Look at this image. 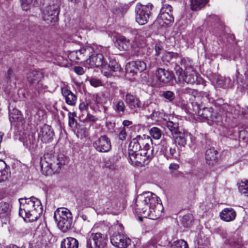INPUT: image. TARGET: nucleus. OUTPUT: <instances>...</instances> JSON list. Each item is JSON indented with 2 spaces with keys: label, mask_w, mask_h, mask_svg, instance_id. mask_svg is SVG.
Returning a JSON list of instances; mask_svg holds the SVG:
<instances>
[{
  "label": "nucleus",
  "mask_w": 248,
  "mask_h": 248,
  "mask_svg": "<svg viewBox=\"0 0 248 248\" xmlns=\"http://www.w3.org/2000/svg\"><path fill=\"white\" fill-rule=\"evenodd\" d=\"M75 72L79 75H82L84 73V69L82 67L75 66L74 68Z\"/></svg>",
  "instance_id": "nucleus-58"
},
{
  "label": "nucleus",
  "mask_w": 248,
  "mask_h": 248,
  "mask_svg": "<svg viewBox=\"0 0 248 248\" xmlns=\"http://www.w3.org/2000/svg\"><path fill=\"white\" fill-rule=\"evenodd\" d=\"M228 243L231 246L239 248L242 246V239L237 234L233 235L228 240Z\"/></svg>",
  "instance_id": "nucleus-40"
},
{
  "label": "nucleus",
  "mask_w": 248,
  "mask_h": 248,
  "mask_svg": "<svg viewBox=\"0 0 248 248\" xmlns=\"http://www.w3.org/2000/svg\"><path fill=\"white\" fill-rule=\"evenodd\" d=\"M236 212L232 208L224 209L220 213V217L222 220L229 222L233 220L236 217Z\"/></svg>",
  "instance_id": "nucleus-25"
},
{
  "label": "nucleus",
  "mask_w": 248,
  "mask_h": 248,
  "mask_svg": "<svg viewBox=\"0 0 248 248\" xmlns=\"http://www.w3.org/2000/svg\"><path fill=\"white\" fill-rule=\"evenodd\" d=\"M125 101L129 108L133 111H136L137 108L141 107V102L139 99L134 95L127 93L125 95Z\"/></svg>",
  "instance_id": "nucleus-18"
},
{
  "label": "nucleus",
  "mask_w": 248,
  "mask_h": 248,
  "mask_svg": "<svg viewBox=\"0 0 248 248\" xmlns=\"http://www.w3.org/2000/svg\"><path fill=\"white\" fill-rule=\"evenodd\" d=\"M67 162V158L64 155L55 154L53 146L46 147L40 160L42 172L46 175H51L59 172Z\"/></svg>",
  "instance_id": "nucleus-3"
},
{
  "label": "nucleus",
  "mask_w": 248,
  "mask_h": 248,
  "mask_svg": "<svg viewBox=\"0 0 248 248\" xmlns=\"http://www.w3.org/2000/svg\"><path fill=\"white\" fill-rule=\"evenodd\" d=\"M68 116V125L71 128H75L77 125V121L75 119L76 117L75 112H69Z\"/></svg>",
  "instance_id": "nucleus-46"
},
{
  "label": "nucleus",
  "mask_w": 248,
  "mask_h": 248,
  "mask_svg": "<svg viewBox=\"0 0 248 248\" xmlns=\"http://www.w3.org/2000/svg\"><path fill=\"white\" fill-rule=\"evenodd\" d=\"M172 7L170 5L165 3L164 2H162V7L160 10V12H162L163 11V13H165L166 14L169 13H172Z\"/></svg>",
  "instance_id": "nucleus-50"
},
{
  "label": "nucleus",
  "mask_w": 248,
  "mask_h": 248,
  "mask_svg": "<svg viewBox=\"0 0 248 248\" xmlns=\"http://www.w3.org/2000/svg\"><path fill=\"white\" fill-rule=\"evenodd\" d=\"M205 157L206 163L210 166H213L217 163L218 152L214 148H209L205 152Z\"/></svg>",
  "instance_id": "nucleus-20"
},
{
  "label": "nucleus",
  "mask_w": 248,
  "mask_h": 248,
  "mask_svg": "<svg viewBox=\"0 0 248 248\" xmlns=\"http://www.w3.org/2000/svg\"><path fill=\"white\" fill-rule=\"evenodd\" d=\"M180 64L184 69V71L194 69L193 62L188 58H182L180 62Z\"/></svg>",
  "instance_id": "nucleus-38"
},
{
  "label": "nucleus",
  "mask_w": 248,
  "mask_h": 248,
  "mask_svg": "<svg viewBox=\"0 0 248 248\" xmlns=\"http://www.w3.org/2000/svg\"><path fill=\"white\" fill-rule=\"evenodd\" d=\"M174 64L175 65L174 70L175 73L178 76L179 78L181 79L184 75V69L181 65L176 64L175 63Z\"/></svg>",
  "instance_id": "nucleus-49"
},
{
  "label": "nucleus",
  "mask_w": 248,
  "mask_h": 248,
  "mask_svg": "<svg viewBox=\"0 0 248 248\" xmlns=\"http://www.w3.org/2000/svg\"><path fill=\"white\" fill-rule=\"evenodd\" d=\"M127 136V133L124 128H123L121 130L119 134V139L121 140H126Z\"/></svg>",
  "instance_id": "nucleus-55"
},
{
  "label": "nucleus",
  "mask_w": 248,
  "mask_h": 248,
  "mask_svg": "<svg viewBox=\"0 0 248 248\" xmlns=\"http://www.w3.org/2000/svg\"><path fill=\"white\" fill-rule=\"evenodd\" d=\"M61 0H46V5L42 10V17L48 24L55 25L59 20Z\"/></svg>",
  "instance_id": "nucleus-5"
},
{
  "label": "nucleus",
  "mask_w": 248,
  "mask_h": 248,
  "mask_svg": "<svg viewBox=\"0 0 248 248\" xmlns=\"http://www.w3.org/2000/svg\"><path fill=\"white\" fill-rule=\"evenodd\" d=\"M163 116V111L159 110L158 109H154L150 115L151 118L154 120H158L160 118H162Z\"/></svg>",
  "instance_id": "nucleus-48"
},
{
  "label": "nucleus",
  "mask_w": 248,
  "mask_h": 248,
  "mask_svg": "<svg viewBox=\"0 0 248 248\" xmlns=\"http://www.w3.org/2000/svg\"><path fill=\"white\" fill-rule=\"evenodd\" d=\"M153 5L148 3L146 5L138 3L135 7L136 20L141 25L146 24L152 16Z\"/></svg>",
  "instance_id": "nucleus-7"
},
{
  "label": "nucleus",
  "mask_w": 248,
  "mask_h": 248,
  "mask_svg": "<svg viewBox=\"0 0 248 248\" xmlns=\"http://www.w3.org/2000/svg\"><path fill=\"white\" fill-rule=\"evenodd\" d=\"M9 120L11 123L15 122L22 123L23 117L21 111L16 108H13L9 111Z\"/></svg>",
  "instance_id": "nucleus-30"
},
{
  "label": "nucleus",
  "mask_w": 248,
  "mask_h": 248,
  "mask_svg": "<svg viewBox=\"0 0 248 248\" xmlns=\"http://www.w3.org/2000/svg\"><path fill=\"white\" fill-rule=\"evenodd\" d=\"M54 133L52 127L46 124L41 127L38 133V139L43 143L51 142L53 139Z\"/></svg>",
  "instance_id": "nucleus-15"
},
{
  "label": "nucleus",
  "mask_w": 248,
  "mask_h": 248,
  "mask_svg": "<svg viewBox=\"0 0 248 248\" xmlns=\"http://www.w3.org/2000/svg\"><path fill=\"white\" fill-rule=\"evenodd\" d=\"M162 96L166 99L167 102H172L175 99V96L173 92L170 91L163 92Z\"/></svg>",
  "instance_id": "nucleus-45"
},
{
  "label": "nucleus",
  "mask_w": 248,
  "mask_h": 248,
  "mask_svg": "<svg viewBox=\"0 0 248 248\" xmlns=\"http://www.w3.org/2000/svg\"><path fill=\"white\" fill-rule=\"evenodd\" d=\"M93 146L100 153H108L111 149L110 140L106 135L101 136L93 142Z\"/></svg>",
  "instance_id": "nucleus-11"
},
{
  "label": "nucleus",
  "mask_w": 248,
  "mask_h": 248,
  "mask_svg": "<svg viewBox=\"0 0 248 248\" xmlns=\"http://www.w3.org/2000/svg\"><path fill=\"white\" fill-rule=\"evenodd\" d=\"M209 0H190V9L192 11H198L204 7Z\"/></svg>",
  "instance_id": "nucleus-37"
},
{
  "label": "nucleus",
  "mask_w": 248,
  "mask_h": 248,
  "mask_svg": "<svg viewBox=\"0 0 248 248\" xmlns=\"http://www.w3.org/2000/svg\"><path fill=\"white\" fill-rule=\"evenodd\" d=\"M161 145L160 152L168 160L171 158H177L179 156V152L177 151L178 148L176 144L169 147L167 145L166 140L163 138L161 141Z\"/></svg>",
  "instance_id": "nucleus-13"
},
{
  "label": "nucleus",
  "mask_w": 248,
  "mask_h": 248,
  "mask_svg": "<svg viewBox=\"0 0 248 248\" xmlns=\"http://www.w3.org/2000/svg\"><path fill=\"white\" fill-rule=\"evenodd\" d=\"M149 133L155 140H159L162 135L161 130L157 127H152L149 131Z\"/></svg>",
  "instance_id": "nucleus-43"
},
{
  "label": "nucleus",
  "mask_w": 248,
  "mask_h": 248,
  "mask_svg": "<svg viewBox=\"0 0 248 248\" xmlns=\"http://www.w3.org/2000/svg\"><path fill=\"white\" fill-rule=\"evenodd\" d=\"M35 140L32 135H29L26 137L23 141V145L29 150H31L33 149L35 147Z\"/></svg>",
  "instance_id": "nucleus-39"
},
{
  "label": "nucleus",
  "mask_w": 248,
  "mask_h": 248,
  "mask_svg": "<svg viewBox=\"0 0 248 248\" xmlns=\"http://www.w3.org/2000/svg\"><path fill=\"white\" fill-rule=\"evenodd\" d=\"M107 239V236L101 232L91 233L86 238V248H103Z\"/></svg>",
  "instance_id": "nucleus-8"
},
{
  "label": "nucleus",
  "mask_w": 248,
  "mask_h": 248,
  "mask_svg": "<svg viewBox=\"0 0 248 248\" xmlns=\"http://www.w3.org/2000/svg\"><path fill=\"white\" fill-rule=\"evenodd\" d=\"M35 85V90L37 91V92H38V93H39L44 89H45V86L42 84L41 80L37 82Z\"/></svg>",
  "instance_id": "nucleus-57"
},
{
  "label": "nucleus",
  "mask_w": 248,
  "mask_h": 248,
  "mask_svg": "<svg viewBox=\"0 0 248 248\" xmlns=\"http://www.w3.org/2000/svg\"><path fill=\"white\" fill-rule=\"evenodd\" d=\"M170 170V173L171 175L176 174V170L179 168V165L176 163H171L169 167Z\"/></svg>",
  "instance_id": "nucleus-53"
},
{
  "label": "nucleus",
  "mask_w": 248,
  "mask_h": 248,
  "mask_svg": "<svg viewBox=\"0 0 248 248\" xmlns=\"http://www.w3.org/2000/svg\"><path fill=\"white\" fill-rule=\"evenodd\" d=\"M145 144V140H142V137L138 135L132 139L129 144L128 154L136 153L141 149V144Z\"/></svg>",
  "instance_id": "nucleus-17"
},
{
  "label": "nucleus",
  "mask_w": 248,
  "mask_h": 248,
  "mask_svg": "<svg viewBox=\"0 0 248 248\" xmlns=\"http://www.w3.org/2000/svg\"><path fill=\"white\" fill-rule=\"evenodd\" d=\"M155 48L156 52L155 55L158 56L162 49V46L160 44H156L155 46Z\"/></svg>",
  "instance_id": "nucleus-61"
},
{
  "label": "nucleus",
  "mask_w": 248,
  "mask_h": 248,
  "mask_svg": "<svg viewBox=\"0 0 248 248\" xmlns=\"http://www.w3.org/2000/svg\"><path fill=\"white\" fill-rule=\"evenodd\" d=\"M89 105L88 102H82L79 104V108L81 111H87Z\"/></svg>",
  "instance_id": "nucleus-56"
},
{
  "label": "nucleus",
  "mask_w": 248,
  "mask_h": 248,
  "mask_svg": "<svg viewBox=\"0 0 248 248\" xmlns=\"http://www.w3.org/2000/svg\"><path fill=\"white\" fill-rule=\"evenodd\" d=\"M62 93L65 97L66 103L71 106L76 104L77 96L70 90L68 89H62Z\"/></svg>",
  "instance_id": "nucleus-33"
},
{
  "label": "nucleus",
  "mask_w": 248,
  "mask_h": 248,
  "mask_svg": "<svg viewBox=\"0 0 248 248\" xmlns=\"http://www.w3.org/2000/svg\"><path fill=\"white\" fill-rule=\"evenodd\" d=\"M46 42L43 40L42 38H37L35 40V44L34 45L38 48V49L40 51H43L46 47Z\"/></svg>",
  "instance_id": "nucleus-47"
},
{
  "label": "nucleus",
  "mask_w": 248,
  "mask_h": 248,
  "mask_svg": "<svg viewBox=\"0 0 248 248\" xmlns=\"http://www.w3.org/2000/svg\"><path fill=\"white\" fill-rule=\"evenodd\" d=\"M142 137V140H145V144H141L140 151L142 152H147L148 153V157L150 158L151 156H154V149L153 146H151L149 142H152V140L151 138L147 136L146 137L143 135Z\"/></svg>",
  "instance_id": "nucleus-23"
},
{
  "label": "nucleus",
  "mask_w": 248,
  "mask_h": 248,
  "mask_svg": "<svg viewBox=\"0 0 248 248\" xmlns=\"http://www.w3.org/2000/svg\"><path fill=\"white\" fill-rule=\"evenodd\" d=\"M54 218L59 228L63 232L71 229L73 225V217L67 208H58L54 212Z\"/></svg>",
  "instance_id": "nucleus-6"
},
{
  "label": "nucleus",
  "mask_w": 248,
  "mask_h": 248,
  "mask_svg": "<svg viewBox=\"0 0 248 248\" xmlns=\"http://www.w3.org/2000/svg\"><path fill=\"white\" fill-rule=\"evenodd\" d=\"M104 167L109 169L114 168V165L110 160H106L104 162Z\"/></svg>",
  "instance_id": "nucleus-60"
},
{
  "label": "nucleus",
  "mask_w": 248,
  "mask_h": 248,
  "mask_svg": "<svg viewBox=\"0 0 248 248\" xmlns=\"http://www.w3.org/2000/svg\"><path fill=\"white\" fill-rule=\"evenodd\" d=\"M115 229L117 230L118 232L123 233L124 230L123 225L121 223H118L114 226Z\"/></svg>",
  "instance_id": "nucleus-62"
},
{
  "label": "nucleus",
  "mask_w": 248,
  "mask_h": 248,
  "mask_svg": "<svg viewBox=\"0 0 248 248\" xmlns=\"http://www.w3.org/2000/svg\"><path fill=\"white\" fill-rule=\"evenodd\" d=\"M194 91L189 88H182L179 90V95L189 94L193 95Z\"/></svg>",
  "instance_id": "nucleus-54"
},
{
  "label": "nucleus",
  "mask_w": 248,
  "mask_h": 248,
  "mask_svg": "<svg viewBox=\"0 0 248 248\" xmlns=\"http://www.w3.org/2000/svg\"><path fill=\"white\" fill-rule=\"evenodd\" d=\"M112 107L116 113L121 116L124 114L126 110V106L121 99L114 101L112 104Z\"/></svg>",
  "instance_id": "nucleus-29"
},
{
  "label": "nucleus",
  "mask_w": 248,
  "mask_h": 248,
  "mask_svg": "<svg viewBox=\"0 0 248 248\" xmlns=\"http://www.w3.org/2000/svg\"><path fill=\"white\" fill-rule=\"evenodd\" d=\"M198 115L203 119L213 121L214 117L213 115V108H201L199 106H197Z\"/></svg>",
  "instance_id": "nucleus-26"
},
{
  "label": "nucleus",
  "mask_w": 248,
  "mask_h": 248,
  "mask_svg": "<svg viewBox=\"0 0 248 248\" xmlns=\"http://www.w3.org/2000/svg\"><path fill=\"white\" fill-rule=\"evenodd\" d=\"M147 69V63L143 61H132L126 65L125 71L127 74L133 76L136 74L138 71L142 72Z\"/></svg>",
  "instance_id": "nucleus-14"
},
{
  "label": "nucleus",
  "mask_w": 248,
  "mask_h": 248,
  "mask_svg": "<svg viewBox=\"0 0 248 248\" xmlns=\"http://www.w3.org/2000/svg\"><path fill=\"white\" fill-rule=\"evenodd\" d=\"M39 93L37 91H34L33 89H30L27 92L28 97L31 99H34L37 97Z\"/></svg>",
  "instance_id": "nucleus-52"
},
{
  "label": "nucleus",
  "mask_w": 248,
  "mask_h": 248,
  "mask_svg": "<svg viewBox=\"0 0 248 248\" xmlns=\"http://www.w3.org/2000/svg\"><path fill=\"white\" fill-rule=\"evenodd\" d=\"M157 79L163 84H168L172 80L173 74L170 71L163 68H158L155 71Z\"/></svg>",
  "instance_id": "nucleus-16"
},
{
  "label": "nucleus",
  "mask_w": 248,
  "mask_h": 248,
  "mask_svg": "<svg viewBox=\"0 0 248 248\" xmlns=\"http://www.w3.org/2000/svg\"><path fill=\"white\" fill-rule=\"evenodd\" d=\"M10 173L5 162L0 159V182H3L10 177Z\"/></svg>",
  "instance_id": "nucleus-31"
},
{
  "label": "nucleus",
  "mask_w": 248,
  "mask_h": 248,
  "mask_svg": "<svg viewBox=\"0 0 248 248\" xmlns=\"http://www.w3.org/2000/svg\"><path fill=\"white\" fill-rule=\"evenodd\" d=\"M171 248H188L187 242L184 240L174 241L171 245Z\"/></svg>",
  "instance_id": "nucleus-44"
},
{
  "label": "nucleus",
  "mask_w": 248,
  "mask_h": 248,
  "mask_svg": "<svg viewBox=\"0 0 248 248\" xmlns=\"http://www.w3.org/2000/svg\"><path fill=\"white\" fill-rule=\"evenodd\" d=\"M175 141L180 146L184 147L188 141H191L192 135L187 130L183 129L178 135L174 137Z\"/></svg>",
  "instance_id": "nucleus-22"
},
{
  "label": "nucleus",
  "mask_w": 248,
  "mask_h": 248,
  "mask_svg": "<svg viewBox=\"0 0 248 248\" xmlns=\"http://www.w3.org/2000/svg\"><path fill=\"white\" fill-rule=\"evenodd\" d=\"M78 241L73 237H67L64 239L61 244V248H78Z\"/></svg>",
  "instance_id": "nucleus-32"
},
{
  "label": "nucleus",
  "mask_w": 248,
  "mask_h": 248,
  "mask_svg": "<svg viewBox=\"0 0 248 248\" xmlns=\"http://www.w3.org/2000/svg\"><path fill=\"white\" fill-rule=\"evenodd\" d=\"M22 9L27 11L31 4H33V0H20Z\"/></svg>",
  "instance_id": "nucleus-51"
},
{
  "label": "nucleus",
  "mask_w": 248,
  "mask_h": 248,
  "mask_svg": "<svg viewBox=\"0 0 248 248\" xmlns=\"http://www.w3.org/2000/svg\"><path fill=\"white\" fill-rule=\"evenodd\" d=\"M10 209L9 203L5 202L0 203V217L4 218L6 221L9 220Z\"/></svg>",
  "instance_id": "nucleus-36"
},
{
  "label": "nucleus",
  "mask_w": 248,
  "mask_h": 248,
  "mask_svg": "<svg viewBox=\"0 0 248 248\" xmlns=\"http://www.w3.org/2000/svg\"><path fill=\"white\" fill-rule=\"evenodd\" d=\"M43 78L42 73L36 70H32L30 72L27 76L28 81L32 84L41 80Z\"/></svg>",
  "instance_id": "nucleus-34"
},
{
  "label": "nucleus",
  "mask_w": 248,
  "mask_h": 248,
  "mask_svg": "<svg viewBox=\"0 0 248 248\" xmlns=\"http://www.w3.org/2000/svg\"><path fill=\"white\" fill-rule=\"evenodd\" d=\"M90 83L91 85L94 87H98L100 85L101 82L95 78H91L90 79Z\"/></svg>",
  "instance_id": "nucleus-59"
},
{
  "label": "nucleus",
  "mask_w": 248,
  "mask_h": 248,
  "mask_svg": "<svg viewBox=\"0 0 248 248\" xmlns=\"http://www.w3.org/2000/svg\"><path fill=\"white\" fill-rule=\"evenodd\" d=\"M115 46L120 50H127L130 46V41L124 36H120L114 43Z\"/></svg>",
  "instance_id": "nucleus-28"
},
{
  "label": "nucleus",
  "mask_w": 248,
  "mask_h": 248,
  "mask_svg": "<svg viewBox=\"0 0 248 248\" xmlns=\"http://www.w3.org/2000/svg\"><path fill=\"white\" fill-rule=\"evenodd\" d=\"M181 79L188 84H199L201 78H198L197 73L194 70L184 71V75Z\"/></svg>",
  "instance_id": "nucleus-21"
},
{
  "label": "nucleus",
  "mask_w": 248,
  "mask_h": 248,
  "mask_svg": "<svg viewBox=\"0 0 248 248\" xmlns=\"http://www.w3.org/2000/svg\"><path fill=\"white\" fill-rule=\"evenodd\" d=\"M166 125L171 132L173 138L177 136L178 134H179V133L183 129L182 127L179 126L178 123H174L171 121H168L166 123Z\"/></svg>",
  "instance_id": "nucleus-35"
},
{
  "label": "nucleus",
  "mask_w": 248,
  "mask_h": 248,
  "mask_svg": "<svg viewBox=\"0 0 248 248\" xmlns=\"http://www.w3.org/2000/svg\"><path fill=\"white\" fill-rule=\"evenodd\" d=\"M239 191L245 196L248 197V180L238 183Z\"/></svg>",
  "instance_id": "nucleus-42"
},
{
  "label": "nucleus",
  "mask_w": 248,
  "mask_h": 248,
  "mask_svg": "<svg viewBox=\"0 0 248 248\" xmlns=\"http://www.w3.org/2000/svg\"><path fill=\"white\" fill-rule=\"evenodd\" d=\"M105 48L100 47L94 49L88 56L86 60L93 66L101 67L102 73L107 77L113 75L114 72L120 71L121 67L116 60L112 57H105L102 52Z\"/></svg>",
  "instance_id": "nucleus-2"
},
{
  "label": "nucleus",
  "mask_w": 248,
  "mask_h": 248,
  "mask_svg": "<svg viewBox=\"0 0 248 248\" xmlns=\"http://www.w3.org/2000/svg\"><path fill=\"white\" fill-rule=\"evenodd\" d=\"M193 220L192 215L188 214L183 217L181 223L185 227L188 228L192 225Z\"/></svg>",
  "instance_id": "nucleus-41"
},
{
  "label": "nucleus",
  "mask_w": 248,
  "mask_h": 248,
  "mask_svg": "<svg viewBox=\"0 0 248 248\" xmlns=\"http://www.w3.org/2000/svg\"><path fill=\"white\" fill-rule=\"evenodd\" d=\"M110 240L111 244L118 248H126L131 243V240L119 232L111 234Z\"/></svg>",
  "instance_id": "nucleus-10"
},
{
  "label": "nucleus",
  "mask_w": 248,
  "mask_h": 248,
  "mask_svg": "<svg viewBox=\"0 0 248 248\" xmlns=\"http://www.w3.org/2000/svg\"><path fill=\"white\" fill-rule=\"evenodd\" d=\"M178 58L179 54L177 53L166 52L163 54L161 59L165 64L168 65V64L173 65L175 63Z\"/></svg>",
  "instance_id": "nucleus-24"
},
{
  "label": "nucleus",
  "mask_w": 248,
  "mask_h": 248,
  "mask_svg": "<svg viewBox=\"0 0 248 248\" xmlns=\"http://www.w3.org/2000/svg\"><path fill=\"white\" fill-rule=\"evenodd\" d=\"M163 209L160 200L155 194L149 192L138 195L136 200V212L144 217L155 219Z\"/></svg>",
  "instance_id": "nucleus-1"
},
{
  "label": "nucleus",
  "mask_w": 248,
  "mask_h": 248,
  "mask_svg": "<svg viewBox=\"0 0 248 248\" xmlns=\"http://www.w3.org/2000/svg\"><path fill=\"white\" fill-rule=\"evenodd\" d=\"M157 20L158 23L163 27L170 26L174 22V17L172 13H168L159 12L157 16Z\"/></svg>",
  "instance_id": "nucleus-19"
},
{
  "label": "nucleus",
  "mask_w": 248,
  "mask_h": 248,
  "mask_svg": "<svg viewBox=\"0 0 248 248\" xmlns=\"http://www.w3.org/2000/svg\"><path fill=\"white\" fill-rule=\"evenodd\" d=\"M20 205L19 215L24 220L28 219L29 221L33 222L36 220L42 212V205L39 200L35 197L20 199Z\"/></svg>",
  "instance_id": "nucleus-4"
},
{
  "label": "nucleus",
  "mask_w": 248,
  "mask_h": 248,
  "mask_svg": "<svg viewBox=\"0 0 248 248\" xmlns=\"http://www.w3.org/2000/svg\"><path fill=\"white\" fill-rule=\"evenodd\" d=\"M148 153L141 152L140 153L130 154L129 160L131 164L137 166H143L148 164L154 156L148 157Z\"/></svg>",
  "instance_id": "nucleus-12"
},
{
  "label": "nucleus",
  "mask_w": 248,
  "mask_h": 248,
  "mask_svg": "<svg viewBox=\"0 0 248 248\" xmlns=\"http://www.w3.org/2000/svg\"><path fill=\"white\" fill-rule=\"evenodd\" d=\"M92 51V46H86L79 49L70 51L68 54V57L71 61L82 62L87 59L88 55Z\"/></svg>",
  "instance_id": "nucleus-9"
},
{
  "label": "nucleus",
  "mask_w": 248,
  "mask_h": 248,
  "mask_svg": "<svg viewBox=\"0 0 248 248\" xmlns=\"http://www.w3.org/2000/svg\"><path fill=\"white\" fill-rule=\"evenodd\" d=\"M86 119L89 121L95 122L97 120V118H95L93 115L87 113Z\"/></svg>",
  "instance_id": "nucleus-63"
},
{
  "label": "nucleus",
  "mask_w": 248,
  "mask_h": 248,
  "mask_svg": "<svg viewBox=\"0 0 248 248\" xmlns=\"http://www.w3.org/2000/svg\"><path fill=\"white\" fill-rule=\"evenodd\" d=\"M216 81L218 87L224 89L232 88L233 84V81L228 77L220 76L216 78Z\"/></svg>",
  "instance_id": "nucleus-27"
},
{
  "label": "nucleus",
  "mask_w": 248,
  "mask_h": 248,
  "mask_svg": "<svg viewBox=\"0 0 248 248\" xmlns=\"http://www.w3.org/2000/svg\"><path fill=\"white\" fill-rule=\"evenodd\" d=\"M44 4V0H33V5L36 6H41Z\"/></svg>",
  "instance_id": "nucleus-64"
}]
</instances>
